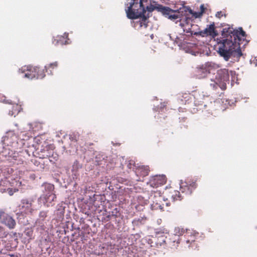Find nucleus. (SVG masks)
Wrapping results in <instances>:
<instances>
[{
  "instance_id": "obj_18",
  "label": "nucleus",
  "mask_w": 257,
  "mask_h": 257,
  "mask_svg": "<svg viewBox=\"0 0 257 257\" xmlns=\"http://www.w3.org/2000/svg\"><path fill=\"white\" fill-rule=\"evenodd\" d=\"M13 152H10V150L7 148H4L3 151L0 152V160L4 161L8 160L10 162V159L13 155Z\"/></svg>"
},
{
  "instance_id": "obj_37",
  "label": "nucleus",
  "mask_w": 257,
  "mask_h": 257,
  "mask_svg": "<svg viewBox=\"0 0 257 257\" xmlns=\"http://www.w3.org/2000/svg\"><path fill=\"white\" fill-rule=\"evenodd\" d=\"M152 206L156 209L158 208H160L161 210H163V207L161 205L159 204L158 203H155L154 202Z\"/></svg>"
},
{
  "instance_id": "obj_39",
  "label": "nucleus",
  "mask_w": 257,
  "mask_h": 257,
  "mask_svg": "<svg viewBox=\"0 0 257 257\" xmlns=\"http://www.w3.org/2000/svg\"><path fill=\"white\" fill-rule=\"evenodd\" d=\"M134 167H135V163L133 161H130L127 165V167L130 169H133L134 170L135 169Z\"/></svg>"
},
{
  "instance_id": "obj_40",
  "label": "nucleus",
  "mask_w": 257,
  "mask_h": 257,
  "mask_svg": "<svg viewBox=\"0 0 257 257\" xmlns=\"http://www.w3.org/2000/svg\"><path fill=\"white\" fill-rule=\"evenodd\" d=\"M223 14L221 11L217 12L215 14V16L219 19H220L223 16Z\"/></svg>"
},
{
  "instance_id": "obj_42",
  "label": "nucleus",
  "mask_w": 257,
  "mask_h": 257,
  "mask_svg": "<svg viewBox=\"0 0 257 257\" xmlns=\"http://www.w3.org/2000/svg\"><path fill=\"white\" fill-rule=\"evenodd\" d=\"M136 180L138 181H141V179L140 178H139L138 179H136Z\"/></svg>"
},
{
  "instance_id": "obj_27",
  "label": "nucleus",
  "mask_w": 257,
  "mask_h": 257,
  "mask_svg": "<svg viewBox=\"0 0 257 257\" xmlns=\"http://www.w3.org/2000/svg\"><path fill=\"white\" fill-rule=\"evenodd\" d=\"M171 198L174 201L175 200H180L182 199L180 192L178 191L173 190L171 192Z\"/></svg>"
},
{
  "instance_id": "obj_28",
  "label": "nucleus",
  "mask_w": 257,
  "mask_h": 257,
  "mask_svg": "<svg viewBox=\"0 0 257 257\" xmlns=\"http://www.w3.org/2000/svg\"><path fill=\"white\" fill-rule=\"evenodd\" d=\"M167 237L165 235H158L157 237V244L162 245L163 244H167Z\"/></svg>"
},
{
  "instance_id": "obj_12",
  "label": "nucleus",
  "mask_w": 257,
  "mask_h": 257,
  "mask_svg": "<svg viewBox=\"0 0 257 257\" xmlns=\"http://www.w3.org/2000/svg\"><path fill=\"white\" fill-rule=\"evenodd\" d=\"M199 35L202 37L210 36L214 37L217 35V32L215 30V24L214 23L207 26L204 30L199 32Z\"/></svg>"
},
{
  "instance_id": "obj_22",
  "label": "nucleus",
  "mask_w": 257,
  "mask_h": 257,
  "mask_svg": "<svg viewBox=\"0 0 257 257\" xmlns=\"http://www.w3.org/2000/svg\"><path fill=\"white\" fill-rule=\"evenodd\" d=\"M43 187L44 188L43 192L44 194H51L54 193V186L50 183H45L43 184Z\"/></svg>"
},
{
  "instance_id": "obj_45",
  "label": "nucleus",
  "mask_w": 257,
  "mask_h": 257,
  "mask_svg": "<svg viewBox=\"0 0 257 257\" xmlns=\"http://www.w3.org/2000/svg\"><path fill=\"white\" fill-rule=\"evenodd\" d=\"M197 247H198V246H197ZM197 248L198 247H197L196 249H197V250H198V248ZM195 249H196V248L194 250H195Z\"/></svg>"
},
{
  "instance_id": "obj_38",
  "label": "nucleus",
  "mask_w": 257,
  "mask_h": 257,
  "mask_svg": "<svg viewBox=\"0 0 257 257\" xmlns=\"http://www.w3.org/2000/svg\"><path fill=\"white\" fill-rule=\"evenodd\" d=\"M206 10V8L205 7L204 4H202L200 6V12L201 13V14L203 15V13H205V10Z\"/></svg>"
},
{
  "instance_id": "obj_35",
  "label": "nucleus",
  "mask_w": 257,
  "mask_h": 257,
  "mask_svg": "<svg viewBox=\"0 0 257 257\" xmlns=\"http://www.w3.org/2000/svg\"><path fill=\"white\" fill-rule=\"evenodd\" d=\"M191 13L192 14V16L195 18H201L202 16V14L200 12H192V10H190Z\"/></svg>"
},
{
  "instance_id": "obj_8",
  "label": "nucleus",
  "mask_w": 257,
  "mask_h": 257,
  "mask_svg": "<svg viewBox=\"0 0 257 257\" xmlns=\"http://www.w3.org/2000/svg\"><path fill=\"white\" fill-rule=\"evenodd\" d=\"M142 5V9L144 10V15H146V12L151 13L155 9L160 10V5L157 7V4L152 0H140Z\"/></svg>"
},
{
  "instance_id": "obj_24",
  "label": "nucleus",
  "mask_w": 257,
  "mask_h": 257,
  "mask_svg": "<svg viewBox=\"0 0 257 257\" xmlns=\"http://www.w3.org/2000/svg\"><path fill=\"white\" fill-rule=\"evenodd\" d=\"M32 162L34 164L35 166L37 167L39 169L43 170L45 169V166L44 164V162L43 161V159H40L39 157V159H35L32 160Z\"/></svg>"
},
{
  "instance_id": "obj_4",
  "label": "nucleus",
  "mask_w": 257,
  "mask_h": 257,
  "mask_svg": "<svg viewBox=\"0 0 257 257\" xmlns=\"http://www.w3.org/2000/svg\"><path fill=\"white\" fill-rule=\"evenodd\" d=\"M38 154L40 159L49 158L51 162H54L58 159V155L54 153L50 146L45 147L38 153Z\"/></svg>"
},
{
  "instance_id": "obj_20",
  "label": "nucleus",
  "mask_w": 257,
  "mask_h": 257,
  "mask_svg": "<svg viewBox=\"0 0 257 257\" xmlns=\"http://www.w3.org/2000/svg\"><path fill=\"white\" fill-rule=\"evenodd\" d=\"M192 95L190 93L182 92L179 93L178 95V98L182 103L186 104L189 103V101L191 99Z\"/></svg>"
},
{
  "instance_id": "obj_33",
  "label": "nucleus",
  "mask_w": 257,
  "mask_h": 257,
  "mask_svg": "<svg viewBox=\"0 0 257 257\" xmlns=\"http://www.w3.org/2000/svg\"><path fill=\"white\" fill-rule=\"evenodd\" d=\"M69 139L71 141L76 142L79 139V135L78 133H72L70 135Z\"/></svg>"
},
{
  "instance_id": "obj_26",
  "label": "nucleus",
  "mask_w": 257,
  "mask_h": 257,
  "mask_svg": "<svg viewBox=\"0 0 257 257\" xmlns=\"http://www.w3.org/2000/svg\"><path fill=\"white\" fill-rule=\"evenodd\" d=\"M180 190L182 192L186 194H191L193 192L189 186L186 184V182L181 186Z\"/></svg>"
},
{
  "instance_id": "obj_9",
  "label": "nucleus",
  "mask_w": 257,
  "mask_h": 257,
  "mask_svg": "<svg viewBox=\"0 0 257 257\" xmlns=\"http://www.w3.org/2000/svg\"><path fill=\"white\" fill-rule=\"evenodd\" d=\"M0 220L10 229L14 228L16 225L15 220L9 214L2 211H0Z\"/></svg>"
},
{
  "instance_id": "obj_44",
  "label": "nucleus",
  "mask_w": 257,
  "mask_h": 257,
  "mask_svg": "<svg viewBox=\"0 0 257 257\" xmlns=\"http://www.w3.org/2000/svg\"><path fill=\"white\" fill-rule=\"evenodd\" d=\"M10 236H11V237L12 239H13V236H12L11 235H10Z\"/></svg>"
},
{
  "instance_id": "obj_23",
  "label": "nucleus",
  "mask_w": 257,
  "mask_h": 257,
  "mask_svg": "<svg viewBox=\"0 0 257 257\" xmlns=\"http://www.w3.org/2000/svg\"><path fill=\"white\" fill-rule=\"evenodd\" d=\"M47 67L46 66L44 68L37 67L36 73L37 79H42L45 76V72L47 71Z\"/></svg>"
},
{
  "instance_id": "obj_17",
  "label": "nucleus",
  "mask_w": 257,
  "mask_h": 257,
  "mask_svg": "<svg viewBox=\"0 0 257 257\" xmlns=\"http://www.w3.org/2000/svg\"><path fill=\"white\" fill-rule=\"evenodd\" d=\"M180 240L179 236L172 234L169 235V238L167 240V244L171 247H176L180 243Z\"/></svg>"
},
{
  "instance_id": "obj_2",
  "label": "nucleus",
  "mask_w": 257,
  "mask_h": 257,
  "mask_svg": "<svg viewBox=\"0 0 257 257\" xmlns=\"http://www.w3.org/2000/svg\"><path fill=\"white\" fill-rule=\"evenodd\" d=\"M125 11L127 17L130 19L141 17V19L135 24V27L138 29H141L143 27L146 28L148 27V19L150 16L149 13L147 15H144V10L142 9L140 0H131Z\"/></svg>"
},
{
  "instance_id": "obj_31",
  "label": "nucleus",
  "mask_w": 257,
  "mask_h": 257,
  "mask_svg": "<svg viewBox=\"0 0 257 257\" xmlns=\"http://www.w3.org/2000/svg\"><path fill=\"white\" fill-rule=\"evenodd\" d=\"M168 233V230L165 228L157 229L155 231L156 236L157 237H158V235H164L165 234H167Z\"/></svg>"
},
{
  "instance_id": "obj_10",
  "label": "nucleus",
  "mask_w": 257,
  "mask_h": 257,
  "mask_svg": "<svg viewBox=\"0 0 257 257\" xmlns=\"http://www.w3.org/2000/svg\"><path fill=\"white\" fill-rule=\"evenodd\" d=\"M160 7H161L160 11L164 14L167 15L169 19L173 21L176 20L177 21H178V19L180 20L179 13L175 12L169 8L163 7L162 6H160Z\"/></svg>"
},
{
  "instance_id": "obj_30",
  "label": "nucleus",
  "mask_w": 257,
  "mask_h": 257,
  "mask_svg": "<svg viewBox=\"0 0 257 257\" xmlns=\"http://www.w3.org/2000/svg\"><path fill=\"white\" fill-rule=\"evenodd\" d=\"M47 211H41L40 212L39 214V219L37 220V223L39 222V220H44L45 218L47 217L48 215Z\"/></svg>"
},
{
  "instance_id": "obj_7",
  "label": "nucleus",
  "mask_w": 257,
  "mask_h": 257,
  "mask_svg": "<svg viewBox=\"0 0 257 257\" xmlns=\"http://www.w3.org/2000/svg\"><path fill=\"white\" fill-rule=\"evenodd\" d=\"M27 155V152L26 150L20 152H14L10 159V162L17 165L23 164L26 162Z\"/></svg>"
},
{
  "instance_id": "obj_15",
  "label": "nucleus",
  "mask_w": 257,
  "mask_h": 257,
  "mask_svg": "<svg viewBox=\"0 0 257 257\" xmlns=\"http://www.w3.org/2000/svg\"><path fill=\"white\" fill-rule=\"evenodd\" d=\"M68 37V34H64L63 36H58L56 38H53L52 43L55 46L67 44L69 41Z\"/></svg>"
},
{
  "instance_id": "obj_43",
  "label": "nucleus",
  "mask_w": 257,
  "mask_h": 257,
  "mask_svg": "<svg viewBox=\"0 0 257 257\" xmlns=\"http://www.w3.org/2000/svg\"><path fill=\"white\" fill-rule=\"evenodd\" d=\"M9 255H10L11 257H14V255L13 254H9Z\"/></svg>"
},
{
  "instance_id": "obj_21",
  "label": "nucleus",
  "mask_w": 257,
  "mask_h": 257,
  "mask_svg": "<svg viewBox=\"0 0 257 257\" xmlns=\"http://www.w3.org/2000/svg\"><path fill=\"white\" fill-rule=\"evenodd\" d=\"M217 75L221 81H226L229 79L228 70L226 69H220L217 71Z\"/></svg>"
},
{
  "instance_id": "obj_19",
  "label": "nucleus",
  "mask_w": 257,
  "mask_h": 257,
  "mask_svg": "<svg viewBox=\"0 0 257 257\" xmlns=\"http://www.w3.org/2000/svg\"><path fill=\"white\" fill-rule=\"evenodd\" d=\"M226 29H230V30H231L232 33L231 34V35L236 34V35L237 36V38H233V39L235 41L238 42L239 43L240 41H241L240 36H241L242 37H245V33L244 31H243V30H242V29L241 28L239 29V31L237 30H234L232 28H226Z\"/></svg>"
},
{
  "instance_id": "obj_14",
  "label": "nucleus",
  "mask_w": 257,
  "mask_h": 257,
  "mask_svg": "<svg viewBox=\"0 0 257 257\" xmlns=\"http://www.w3.org/2000/svg\"><path fill=\"white\" fill-rule=\"evenodd\" d=\"M56 199V196L54 193L44 194L40 197L38 199V201L41 203H43L44 205H46V206L48 207L49 205L46 204L51 203L53 201H54Z\"/></svg>"
},
{
  "instance_id": "obj_34",
  "label": "nucleus",
  "mask_w": 257,
  "mask_h": 257,
  "mask_svg": "<svg viewBox=\"0 0 257 257\" xmlns=\"http://www.w3.org/2000/svg\"><path fill=\"white\" fill-rule=\"evenodd\" d=\"M8 233L5 231V229L0 226V238L7 237Z\"/></svg>"
},
{
  "instance_id": "obj_13",
  "label": "nucleus",
  "mask_w": 257,
  "mask_h": 257,
  "mask_svg": "<svg viewBox=\"0 0 257 257\" xmlns=\"http://www.w3.org/2000/svg\"><path fill=\"white\" fill-rule=\"evenodd\" d=\"M19 209L22 213H31L33 211L32 203L27 199L22 200L21 203L19 205Z\"/></svg>"
},
{
  "instance_id": "obj_6",
  "label": "nucleus",
  "mask_w": 257,
  "mask_h": 257,
  "mask_svg": "<svg viewBox=\"0 0 257 257\" xmlns=\"http://www.w3.org/2000/svg\"><path fill=\"white\" fill-rule=\"evenodd\" d=\"M37 66H33L31 65L24 66L19 69V72L20 73L24 74V77L32 79L37 77L36 73Z\"/></svg>"
},
{
  "instance_id": "obj_5",
  "label": "nucleus",
  "mask_w": 257,
  "mask_h": 257,
  "mask_svg": "<svg viewBox=\"0 0 257 257\" xmlns=\"http://www.w3.org/2000/svg\"><path fill=\"white\" fill-rule=\"evenodd\" d=\"M198 233L193 231H187L184 234V242L188 248L195 249L197 247V243L196 241Z\"/></svg>"
},
{
  "instance_id": "obj_36",
  "label": "nucleus",
  "mask_w": 257,
  "mask_h": 257,
  "mask_svg": "<svg viewBox=\"0 0 257 257\" xmlns=\"http://www.w3.org/2000/svg\"><path fill=\"white\" fill-rule=\"evenodd\" d=\"M46 66L47 67L48 69H54V68H56L58 66V63L57 62H55L54 63L49 64Z\"/></svg>"
},
{
  "instance_id": "obj_1",
  "label": "nucleus",
  "mask_w": 257,
  "mask_h": 257,
  "mask_svg": "<svg viewBox=\"0 0 257 257\" xmlns=\"http://www.w3.org/2000/svg\"><path fill=\"white\" fill-rule=\"evenodd\" d=\"M231 30L224 28L221 36L217 39V52L225 61H228L231 57L239 58L242 55L240 43L233 38H237L236 34L231 35Z\"/></svg>"
},
{
  "instance_id": "obj_3",
  "label": "nucleus",
  "mask_w": 257,
  "mask_h": 257,
  "mask_svg": "<svg viewBox=\"0 0 257 257\" xmlns=\"http://www.w3.org/2000/svg\"><path fill=\"white\" fill-rule=\"evenodd\" d=\"M219 67L218 65L211 62H208L204 65L196 67L194 71L196 78L198 79L204 78L210 73L211 71Z\"/></svg>"
},
{
  "instance_id": "obj_11",
  "label": "nucleus",
  "mask_w": 257,
  "mask_h": 257,
  "mask_svg": "<svg viewBox=\"0 0 257 257\" xmlns=\"http://www.w3.org/2000/svg\"><path fill=\"white\" fill-rule=\"evenodd\" d=\"M166 177L164 175H157L153 177L150 181V186L153 188H157L163 185L166 182Z\"/></svg>"
},
{
  "instance_id": "obj_32",
  "label": "nucleus",
  "mask_w": 257,
  "mask_h": 257,
  "mask_svg": "<svg viewBox=\"0 0 257 257\" xmlns=\"http://www.w3.org/2000/svg\"><path fill=\"white\" fill-rule=\"evenodd\" d=\"M20 107L18 105H15L13 106L12 107V111H10L9 114L11 115H14V116H16V114H18V113L19 112V109Z\"/></svg>"
},
{
  "instance_id": "obj_41",
  "label": "nucleus",
  "mask_w": 257,
  "mask_h": 257,
  "mask_svg": "<svg viewBox=\"0 0 257 257\" xmlns=\"http://www.w3.org/2000/svg\"><path fill=\"white\" fill-rule=\"evenodd\" d=\"M210 86L212 87V88L214 89H216L217 88V87L218 86V85L217 84V82H214L213 83H211Z\"/></svg>"
},
{
  "instance_id": "obj_29",
  "label": "nucleus",
  "mask_w": 257,
  "mask_h": 257,
  "mask_svg": "<svg viewBox=\"0 0 257 257\" xmlns=\"http://www.w3.org/2000/svg\"><path fill=\"white\" fill-rule=\"evenodd\" d=\"M184 233V230L179 227H175L173 234L177 235L180 238V236L183 235Z\"/></svg>"
},
{
  "instance_id": "obj_25",
  "label": "nucleus",
  "mask_w": 257,
  "mask_h": 257,
  "mask_svg": "<svg viewBox=\"0 0 257 257\" xmlns=\"http://www.w3.org/2000/svg\"><path fill=\"white\" fill-rule=\"evenodd\" d=\"M197 179H188L185 182L192 191L194 190L197 187Z\"/></svg>"
},
{
  "instance_id": "obj_16",
  "label": "nucleus",
  "mask_w": 257,
  "mask_h": 257,
  "mask_svg": "<svg viewBox=\"0 0 257 257\" xmlns=\"http://www.w3.org/2000/svg\"><path fill=\"white\" fill-rule=\"evenodd\" d=\"M135 172L137 176L144 178L149 175L150 168L148 166H139L136 168Z\"/></svg>"
}]
</instances>
